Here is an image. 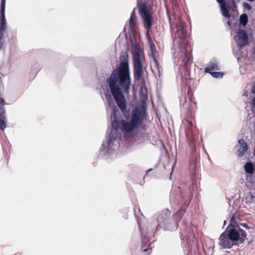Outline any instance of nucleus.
Wrapping results in <instances>:
<instances>
[{
  "label": "nucleus",
  "mask_w": 255,
  "mask_h": 255,
  "mask_svg": "<svg viewBox=\"0 0 255 255\" xmlns=\"http://www.w3.org/2000/svg\"><path fill=\"white\" fill-rule=\"evenodd\" d=\"M197 157L193 155L189 164L191 180L185 188L173 186L170 192V203L183 205L172 218L170 217V211L167 209L157 213L154 216L157 222L155 231L158 230L159 228L167 231H174L177 229L178 223L189 206L193 194L199 188V177L197 170Z\"/></svg>",
  "instance_id": "f257e3e1"
},
{
  "label": "nucleus",
  "mask_w": 255,
  "mask_h": 255,
  "mask_svg": "<svg viewBox=\"0 0 255 255\" xmlns=\"http://www.w3.org/2000/svg\"><path fill=\"white\" fill-rule=\"evenodd\" d=\"M111 92L119 108L124 112L127 108L126 99L122 89L128 94L131 85V78L128 58H124L118 67L115 69L107 79Z\"/></svg>",
  "instance_id": "f03ea898"
},
{
  "label": "nucleus",
  "mask_w": 255,
  "mask_h": 255,
  "mask_svg": "<svg viewBox=\"0 0 255 255\" xmlns=\"http://www.w3.org/2000/svg\"><path fill=\"white\" fill-rule=\"evenodd\" d=\"M143 123V118L141 117L139 110L134 108L131 113L130 122L125 120L122 121L114 120L112 123V128L107 131V140L103 142L100 148V151L103 154H110L114 150V141L117 138L119 129L125 133H130L134 129L141 127Z\"/></svg>",
  "instance_id": "7ed1b4c3"
},
{
  "label": "nucleus",
  "mask_w": 255,
  "mask_h": 255,
  "mask_svg": "<svg viewBox=\"0 0 255 255\" xmlns=\"http://www.w3.org/2000/svg\"><path fill=\"white\" fill-rule=\"evenodd\" d=\"M176 23V33L173 42L175 44L177 42L179 44L178 47L173 54V57L175 60L177 59L179 62V59L181 60V65L186 66L187 63L191 59V47L187 44L186 37L187 35L186 30L185 28V24L180 19L177 20Z\"/></svg>",
  "instance_id": "20e7f679"
},
{
  "label": "nucleus",
  "mask_w": 255,
  "mask_h": 255,
  "mask_svg": "<svg viewBox=\"0 0 255 255\" xmlns=\"http://www.w3.org/2000/svg\"><path fill=\"white\" fill-rule=\"evenodd\" d=\"M138 12L143 20L144 28L146 29V35L149 37V32L152 25V14L149 12L147 3L142 0H137Z\"/></svg>",
  "instance_id": "39448f33"
},
{
  "label": "nucleus",
  "mask_w": 255,
  "mask_h": 255,
  "mask_svg": "<svg viewBox=\"0 0 255 255\" xmlns=\"http://www.w3.org/2000/svg\"><path fill=\"white\" fill-rule=\"evenodd\" d=\"M133 56V79L136 82L139 80L143 75V65L141 60L140 50L136 44L131 47Z\"/></svg>",
  "instance_id": "423d86ee"
},
{
  "label": "nucleus",
  "mask_w": 255,
  "mask_h": 255,
  "mask_svg": "<svg viewBox=\"0 0 255 255\" xmlns=\"http://www.w3.org/2000/svg\"><path fill=\"white\" fill-rule=\"evenodd\" d=\"M187 126L186 128V135L189 146L191 148V152L193 154L196 150L195 140L196 139V135L195 128L192 121L187 120Z\"/></svg>",
  "instance_id": "0eeeda50"
},
{
  "label": "nucleus",
  "mask_w": 255,
  "mask_h": 255,
  "mask_svg": "<svg viewBox=\"0 0 255 255\" xmlns=\"http://www.w3.org/2000/svg\"><path fill=\"white\" fill-rule=\"evenodd\" d=\"M137 223L140 231L141 248L142 252L151 251L152 249L151 243L149 241L148 233L146 229L141 227L139 221L137 220Z\"/></svg>",
  "instance_id": "6e6552de"
},
{
  "label": "nucleus",
  "mask_w": 255,
  "mask_h": 255,
  "mask_svg": "<svg viewBox=\"0 0 255 255\" xmlns=\"http://www.w3.org/2000/svg\"><path fill=\"white\" fill-rule=\"evenodd\" d=\"M234 39L238 47H243L249 44V37L246 31L242 29H237Z\"/></svg>",
  "instance_id": "1a4fd4ad"
},
{
  "label": "nucleus",
  "mask_w": 255,
  "mask_h": 255,
  "mask_svg": "<svg viewBox=\"0 0 255 255\" xmlns=\"http://www.w3.org/2000/svg\"><path fill=\"white\" fill-rule=\"evenodd\" d=\"M5 0H1L0 8V49L1 48L3 43L1 42V39L3 36L2 32L5 30L6 28V20L5 17Z\"/></svg>",
  "instance_id": "9d476101"
},
{
  "label": "nucleus",
  "mask_w": 255,
  "mask_h": 255,
  "mask_svg": "<svg viewBox=\"0 0 255 255\" xmlns=\"http://www.w3.org/2000/svg\"><path fill=\"white\" fill-rule=\"evenodd\" d=\"M219 240V245L223 249H230L235 245L227 234V229L221 234Z\"/></svg>",
  "instance_id": "9b49d317"
},
{
  "label": "nucleus",
  "mask_w": 255,
  "mask_h": 255,
  "mask_svg": "<svg viewBox=\"0 0 255 255\" xmlns=\"http://www.w3.org/2000/svg\"><path fill=\"white\" fill-rule=\"evenodd\" d=\"M227 234L233 243L237 241L240 242V232L238 230V227L231 228L229 231H227Z\"/></svg>",
  "instance_id": "f8f14e48"
},
{
  "label": "nucleus",
  "mask_w": 255,
  "mask_h": 255,
  "mask_svg": "<svg viewBox=\"0 0 255 255\" xmlns=\"http://www.w3.org/2000/svg\"><path fill=\"white\" fill-rule=\"evenodd\" d=\"M240 145L238 149L237 154L239 156H242L248 149V145L246 142L243 139H240L238 141Z\"/></svg>",
  "instance_id": "ddd939ff"
},
{
  "label": "nucleus",
  "mask_w": 255,
  "mask_h": 255,
  "mask_svg": "<svg viewBox=\"0 0 255 255\" xmlns=\"http://www.w3.org/2000/svg\"><path fill=\"white\" fill-rule=\"evenodd\" d=\"M135 9L136 8L135 7L132 10L129 19V27L131 31L134 29L137 23L136 16L135 15Z\"/></svg>",
  "instance_id": "4468645a"
},
{
  "label": "nucleus",
  "mask_w": 255,
  "mask_h": 255,
  "mask_svg": "<svg viewBox=\"0 0 255 255\" xmlns=\"http://www.w3.org/2000/svg\"><path fill=\"white\" fill-rule=\"evenodd\" d=\"M218 63L215 60L211 61L208 66L205 68V72L206 73H210L212 71L219 70Z\"/></svg>",
  "instance_id": "2eb2a0df"
},
{
  "label": "nucleus",
  "mask_w": 255,
  "mask_h": 255,
  "mask_svg": "<svg viewBox=\"0 0 255 255\" xmlns=\"http://www.w3.org/2000/svg\"><path fill=\"white\" fill-rule=\"evenodd\" d=\"M230 7V5L227 3L220 6L222 14L226 18H230L231 16L229 11Z\"/></svg>",
  "instance_id": "dca6fc26"
},
{
  "label": "nucleus",
  "mask_w": 255,
  "mask_h": 255,
  "mask_svg": "<svg viewBox=\"0 0 255 255\" xmlns=\"http://www.w3.org/2000/svg\"><path fill=\"white\" fill-rule=\"evenodd\" d=\"M146 108H147V105H146V101H145V100L143 99L141 100V111L139 109H138L139 110V113L140 114V116H141V117H142L143 118V121L144 120V119L145 118V117H146V116L147 115Z\"/></svg>",
  "instance_id": "f3484780"
},
{
  "label": "nucleus",
  "mask_w": 255,
  "mask_h": 255,
  "mask_svg": "<svg viewBox=\"0 0 255 255\" xmlns=\"http://www.w3.org/2000/svg\"><path fill=\"white\" fill-rule=\"evenodd\" d=\"M245 170L247 173L252 174L254 173L255 166L251 162H247L245 165Z\"/></svg>",
  "instance_id": "a211bd4d"
},
{
  "label": "nucleus",
  "mask_w": 255,
  "mask_h": 255,
  "mask_svg": "<svg viewBox=\"0 0 255 255\" xmlns=\"http://www.w3.org/2000/svg\"><path fill=\"white\" fill-rule=\"evenodd\" d=\"M240 23L243 26H245L248 22L249 19L248 15L246 13L242 14L239 18Z\"/></svg>",
  "instance_id": "6ab92c4d"
},
{
  "label": "nucleus",
  "mask_w": 255,
  "mask_h": 255,
  "mask_svg": "<svg viewBox=\"0 0 255 255\" xmlns=\"http://www.w3.org/2000/svg\"><path fill=\"white\" fill-rule=\"evenodd\" d=\"M237 227L239 232H240V243H243L247 239V233L239 227Z\"/></svg>",
  "instance_id": "aec40b11"
},
{
  "label": "nucleus",
  "mask_w": 255,
  "mask_h": 255,
  "mask_svg": "<svg viewBox=\"0 0 255 255\" xmlns=\"http://www.w3.org/2000/svg\"><path fill=\"white\" fill-rule=\"evenodd\" d=\"M209 73L216 78H222L223 76V73L220 72H211Z\"/></svg>",
  "instance_id": "412c9836"
},
{
  "label": "nucleus",
  "mask_w": 255,
  "mask_h": 255,
  "mask_svg": "<svg viewBox=\"0 0 255 255\" xmlns=\"http://www.w3.org/2000/svg\"><path fill=\"white\" fill-rule=\"evenodd\" d=\"M6 121L5 110H0V121Z\"/></svg>",
  "instance_id": "4be33fe9"
},
{
  "label": "nucleus",
  "mask_w": 255,
  "mask_h": 255,
  "mask_svg": "<svg viewBox=\"0 0 255 255\" xmlns=\"http://www.w3.org/2000/svg\"><path fill=\"white\" fill-rule=\"evenodd\" d=\"M6 127V121H0V129L4 130Z\"/></svg>",
  "instance_id": "5701e85b"
},
{
  "label": "nucleus",
  "mask_w": 255,
  "mask_h": 255,
  "mask_svg": "<svg viewBox=\"0 0 255 255\" xmlns=\"http://www.w3.org/2000/svg\"><path fill=\"white\" fill-rule=\"evenodd\" d=\"M186 227H183V231H182L180 232V238L181 240H184L186 236L187 235L186 234Z\"/></svg>",
  "instance_id": "b1692460"
},
{
  "label": "nucleus",
  "mask_w": 255,
  "mask_h": 255,
  "mask_svg": "<svg viewBox=\"0 0 255 255\" xmlns=\"http://www.w3.org/2000/svg\"><path fill=\"white\" fill-rule=\"evenodd\" d=\"M150 48H151V51H152V55H151V57L153 59V60L154 61V62L155 63V64L156 65H157V61L155 57V56L153 54V48H155V45L154 44H152L150 45Z\"/></svg>",
  "instance_id": "393cba45"
},
{
  "label": "nucleus",
  "mask_w": 255,
  "mask_h": 255,
  "mask_svg": "<svg viewBox=\"0 0 255 255\" xmlns=\"http://www.w3.org/2000/svg\"><path fill=\"white\" fill-rule=\"evenodd\" d=\"M5 101L4 99L0 97V110H5L3 106L4 105Z\"/></svg>",
  "instance_id": "a878e982"
},
{
  "label": "nucleus",
  "mask_w": 255,
  "mask_h": 255,
  "mask_svg": "<svg viewBox=\"0 0 255 255\" xmlns=\"http://www.w3.org/2000/svg\"><path fill=\"white\" fill-rule=\"evenodd\" d=\"M236 213L233 214L230 220V225H233L236 223Z\"/></svg>",
  "instance_id": "bb28decb"
},
{
  "label": "nucleus",
  "mask_w": 255,
  "mask_h": 255,
  "mask_svg": "<svg viewBox=\"0 0 255 255\" xmlns=\"http://www.w3.org/2000/svg\"><path fill=\"white\" fill-rule=\"evenodd\" d=\"M243 7L248 10H250L252 9L251 5L248 2H244L243 3Z\"/></svg>",
  "instance_id": "cd10ccee"
},
{
  "label": "nucleus",
  "mask_w": 255,
  "mask_h": 255,
  "mask_svg": "<svg viewBox=\"0 0 255 255\" xmlns=\"http://www.w3.org/2000/svg\"><path fill=\"white\" fill-rule=\"evenodd\" d=\"M220 4V6L224 4H226V2L225 0H216Z\"/></svg>",
  "instance_id": "c85d7f7f"
},
{
  "label": "nucleus",
  "mask_w": 255,
  "mask_h": 255,
  "mask_svg": "<svg viewBox=\"0 0 255 255\" xmlns=\"http://www.w3.org/2000/svg\"><path fill=\"white\" fill-rule=\"evenodd\" d=\"M243 96L247 97L248 96V92L246 90H244Z\"/></svg>",
  "instance_id": "c756f323"
},
{
  "label": "nucleus",
  "mask_w": 255,
  "mask_h": 255,
  "mask_svg": "<svg viewBox=\"0 0 255 255\" xmlns=\"http://www.w3.org/2000/svg\"><path fill=\"white\" fill-rule=\"evenodd\" d=\"M251 92H252V93L255 94V83H254V85L252 88Z\"/></svg>",
  "instance_id": "7c9ffc66"
},
{
  "label": "nucleus",
  "mask_w": 255,
  "mask_h": 255,
  "mask_svg": "<svg viewBox=\"0 0 255 255\" xmlns=\"http://www.w3.org/2000/svg\"><path fill=\"white\" fill-rule=\"evenodd\" d=\"M241 225L245 228H246L247 229L249 228L248 225L246 223H243L241 224Z\"/></svg>",
  "instance_id": "2f4dec72"
},
{
  "label": "nucleus",
  "mask_w": 255,
  "mask_h": 255,
  "mask_svg": "<svg viewBox=\"0 0 255 255\" xmlns=\"http://www.w3.org/2000/svg\"><path fill=\"white\" fill-rule=\"evenodd\" d=\"M240 52V50H239V51L236 52V53H234V55L235 56H239V54Z\"/></svg>",
  "instance_id": "473e14b6"
},
{
  "label": "nucleus",
  "mask_w": 255,
  "mask_h": 255,
  "mask_svg": "<svg viewBox=\"0 0 255 255\" xmlns=\"http://www.w3.org/2000/svg\"><path fill=\"white\" fill-rule=\"evenodd\" d=\"M240 0H232L233 4H236V1L239 2Z\"/></svg>",
  "instance_id": "72a5a7b5"
},
{
  "label": "nucleus",
  "mask_w": 255,
  "mask_h": 255,
  "mask_svg": "<svg viewBox=\"0 0 255 255\" xmlns=\"http://www.w3.org/2000/svg\"><path fill=\"white\" fill-rule=\"evenodd\" d=\"M253 105L255 107V97L253 99Z\"/></svg>",
  "instance_id": "f704fd0d"
},
{
  "label": "nucleus",
  "mask_w": 255,
  "mask_h": 255,
  "mask_svg": "<svg viewBox=\"0 0 255 255\" xmlns=\"http://www.w3.org/2000/svg\"><path fill=\"white\" fill-rule=\"evenodd\" d=\"M113 110H114V114H116V107H114Z\"/></svg>",
  "instance_id": "c9c22d12"
},
{
  "label": "nucleus",
  "mask_w": 255,
  "mask_h": 255,
  "mask_svg": "<svg viewBox=\"0 0 255 255\" xmlns=\"http://www.w3.org/2000/svg\"><path fill=\"white\" fill-rule=\"evenodd\" d=\"M227 24H228V25L229 26H230V25H231V24H230V21H228L227 22Z\"/></svg>",
  "instance_id": "e433bc0d"
},
{
  "label": "nucleus",
  "mask_w": 255,
  "mask_h": 255,
  "mask_svg": "<svg viewBox=\"0 0 255 255\" xmlns=\"http://www.w3.org/2000/svg\"><path fill=\"white\" fill-rule=\"evenodd\" d=\"M168 17H169V19L170 22H171V17H170L169 15H168Z\"/></svg>",
  "instance_id": "4c0bfd02"
},
{
  "label": "nucleus",
  "mask_w": 255,
  "mask_h": 255,
  "mask_svg": "<svg viewBox=\"0 0 255 255\" xmlns=\"http://www.w3.org/2000/svg\"><path fill=\"white\" fill-rule=\"evenodd\" d=\"M226 223V221L225 220L224 222V225H225Z\"/></svg>",
  "instance_id": "58836bf2"
},
{
  "label": "nucleus",
  "mask_w": 255,
  "mask_h": 255,
  "mask_svg": "<svg viewBox=\"0 0 255 255\" xmlns=\"http://www.w3.org/2000/svg\"><path fill=\"white\" fill-rule=\"evenodd\" d=\"M186 104L185 103V104H183V106H186Z\"/></svg>",
  "instance_id": "ea45409f"
},
{
  "label": "nucleus",
  "mask_w": 255,
  "mask_h": 255,
  "mask_svg": "<svg viewBox=\"0 0 255 255\" xmlns=\"http://www.w3.org/2000/svg\"><path fill=\"white\" fill-rule=\"evenodd\" d=\"M151 169H149V170H148V171L147 172H148L150 170H151Z\"/></svg>",
  "instance_id": "a19ab883"
}]
</instances>
